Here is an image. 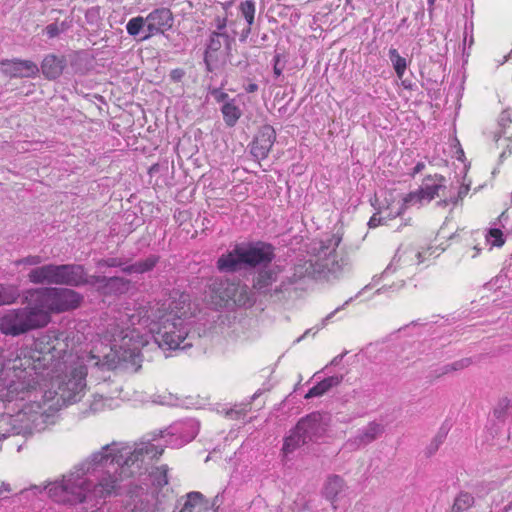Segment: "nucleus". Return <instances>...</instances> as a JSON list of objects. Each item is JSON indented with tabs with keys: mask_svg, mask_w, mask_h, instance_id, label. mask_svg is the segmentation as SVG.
Returning <instances> with one entry per match:
<instances>
[{
	"mask_svg": "<svg viewBox=\"0 0 512 512\" xmlns=\"http://www.w3.org/2000/svg\"><path fill=\"white\" fill-rule=\"evenodd\" d=\"M147 25V22L144 17L137 16L131 18L126 24L127 33L131 36H137L143 27Z\"/></svg>",
	"mask_w": 512,
	"mask_h": 512,
	"instance_id": "obj_32",
	"label": "nucleus"
},
{
	"mask_svg": "<svg viewBox=\"0 0 512 512\" xmlns=\"http://www.w3.org/2000/svg\"><path fill=\"white\" fill-rule=\"evenodd\" d=\"M274 74L279 77L282 74L283 66L280 65V56L276 55L274 57V67H273Z\"/></svg>",
	"mask_w": 512,
	"mask_h": 512,
	"instance_id": "obj_45",
	"label": "nucleus"
},
{
	"mask_svg": "<svg viewBox=\"0 0 512 512\" xmlns=\"http://www.w3.org/2000/svg\"><path fill=\"white\" fill-rule=\"evenodd\" d=\"M199 422L195 419H187L177 422L160 431V437L166 446L179 448L192 441L199 432Z\"/></svg>",
	"mask_w": 512,
	"mask_h": 512,
	"instance_id": "obj_11",
	"label": "nucleus"
},
{
	"mask_svg": "<svg viewBox=\"0 0 512 512\" xmlns=\"http://www.w3.org/2000/svg\"><path fill=\"white\" fill-rule=\"evenodd\" d=\"M445 179L441 175H434L426 177L419 189L415 192H411L402 201H398L392 208H387L390 212L388 216L396 217L403 213L404 208L407 205H422L432 201L436 196L440 195V191L445 190L444 185Z\"/></svg>",
	"mask_w": 512,
	"mask_h": 512,
	"instance_id": "obj_10",
	"label": "nucleus"
},
{
	"mask_svg": "<svg viewBox=\"0 0 512 512\" xmlns=\"http://www.w3.org/2000/svg\"><path fill=\"white\" fill-rule=\"evenodd\" d=\"M2 66L11 77H34L38 74L39 68L36 63L30 60H5Z\"/></svg>",
	"mask_w": 512,
	"mask_h": 512,
	"instance_id": "obj_18",
	"label": "nucleus"
},
{
	"mask_svg": "<svg viewBox=\"0 0 512 512\" xmlns=\"http://www.w3.org/2000/svg\"><path fill=\"white\" fill-rule=\"evenodd\" d=\"M470 190V184H461L458 187L451 186L449 189V195L447 196L444 192L442 193V196H444V199L440 202H438L439 205H448L453 204L456 205L458 201L462 200L469 192Z\"/></svg>",
	"mask_w": 512,
	"mask_h": 512,
	"instance_id": "obj_24",
	"label": "nucleus"
},
{
	"mask_svg": "<svg viewBox=\"0 0 512 512\" xmlns=\"http://www.w3.org/2000/svg\"><path fill=\"white\" fill-rule=\"evenodd\" d=\"M18 296L19 294L15 287L0 284V306L14 303Z\"/></svg>",
	"mask_w": 512,
	"mask_h": 512,
	"instance_id": "obj_30",
	"label": "nucleus"
},
{
	"mask_svg": "<svg viewBox=\"0 0 512 512\" xmlns=\"http://www.w3.org/2000/svg\"><path fill=\"white\" fill-rule=\"evenodd\" d=\"M306 443L308 442L304 439L303 434L295 427L290 435L285 438L282 451L285 455H288Z\"/></svg>",
	"mask_w": 512,
	"mask_h": 512,
	"instance_id": "obj_25",
	"label": "nucleus"
},
{
	"mask_svg": "<svg viewBox=\"0 0 512 512\" xmlns=\"http://www.w3.org/2000/svg\"><path fill=\"white\" fill-rule=\"evenodd\" d=\"M65 62L55 55H47L41 64L43 75L48 79L58 78L64 69Z\"/></svg>",
	"mask_w": 512,
	"mask_h": 512,
	"instance_id": "obj_20",
	"label": "nucleus"
},
{
	"mask_svg": "<svg viewBox=\"0 0 512 512\" xmlns=\"http://www.w3.org/2000/svg\"><path fill=\"white\" fill-rule=\"evenodd\" d=\"M164 445L143 441L138 444L112 442L75 465L60 480L42 487L33 485L16 495L28 496L46 493L54 502L98 507L107 497L116 494L123 477L130 476L132 468H140L145 459L162 455Z\"/></svg>",
	"mask_w": 512,
	"mask_h": 512,
	"instance_id": "obj_2",
	"label": "nucleus"
},
{
	"mask_svg": "<svg viewBox=\"0 0 512 512\" xmlns=\"http://www.w3.org/2000/svg\"><path fill=\"white\" fill-rule=\"evenodd\" d=\"M32 295L39 311L47 314V324L51 321L52 313H61L77 308L82 296L68 288H38L28 291Z\"/></svg>",
	"mask_w": 512,
	"mask_h": 512,
	"instance_id": "obj_8",
	"label": "nucleus"
},
{
	"mask_svg": "<svg viewBox=\"0 0 512 512\" xmlns=\"http://www.w3.org/2000/svg\"><path fill=\"white\" fill-rule=\"evenodd\" d=\"M474 504V497L468 492H461L455 498L452 506V512H462L469 509Z\"/></svg>",
	"mask_w": 512,
	"mask_h": 512,
	"instance_id": "obj_29",
	"label": "nucleus"
},
{
	"mask_svg": "<svg viewBox=\"0 0 512 512\" xmlns=\"http://www.w3.org/2000/svg\"><path fill=\"white\" fill-rule=\"evenodd\" d=\"M99 265H105L108 267H118L121 265V262L117 258H111L107 260H102L99 262Z\"/></svg>",
	"mask_w": 512,
	"mask_h": 512,
	"instance_id": "obj_46",
	"label": "nucleus"
},
{
	"mask_svg": "<svg viewBox=\"0 0 512 512\" xmlns=\"http://www.w3.org/2000/svg\"><path fill=\"white\" fill-rule=\"evenodd\" d=\"M212 96L217 102H226L229 101V96L226 92L222 91L221 89H214L211 92Z\"/></svg>",
	"mask_w": 512,
	"mask_h": 512,
	"instance_id": "obj_43",
	"label": "nucleus"
},
{
	"mask_svg": "<svg viewBox=\"0 0 512 512\" xmlns=\"http://www.w3.org/2000/svg\"><path fill=\"white\" fill-rule=\"evenodd\" d=\"M383 433V426L376 422H370L367 426L358 430L357 434L348 439L345 447L349 450H357L376 440Z\"/></svg>",
	"mask_w": 512,
	"mask_h": 512,
	"instance_id": "obj_15",
	"label": "nucleus"
},
{
	"mask_svg": "<svg viewBox=\"0 0 512 512\" xmlns=\"http://www.w3.org/2000/svg\"><path fill=\"white\" fill-rule=\"evenodd\" d=\"M166 302H147L117 311L108 325L115 333L121 356L112 354L111 365L138 367L141 349L154 342L163 350H186L199 336L193 329L190 295L177 294Z\"/></svg>",
	"mask_w": 512,
	"mask_h": 512,
	"instance_id": "obj_3",
	"label": "nucleus"
},
{
	"mask_svg": "<svg viewBox=\"0 0 512 512\" xmlns=\"http://www.w3.org/2000/svg\"><path fill=\"white\" fill-rule=\"evenodd\" d=\"M353 297L349 298L348 300H346L344 302V304L342 306H339L337 307L334 311H332L331 313H329L323 320H322V327H324L329 321L330 319L336 314L338 313L340 310L344 309L345 306H347L349 303H351L353 301Z\"/></svg>",
	"mask_w": 512,
	"mask_h": 512,
	"instance_id": "obj_41",
	"label": "nucleus"
},
{
	"mask_svg": "<svg viewBox=\"0 0 512 512\" xmlns=\"http://www.w3.org/2000/svg\"><path fill=\"white\" fill-rule=\"evenodd\" d=\"M185 75V72L183 69H180V68H176V69H173L171 72H170V78L172 81L174 82H179L182 80V78L184 77Z\"/></svg>",
	"mask_w": 512,
	"mask_h": 512,
	"instance_id": "obj_44",
	"label": "nucleus"
},
{
	"mask_svg": "<svg viewBox=\"0 0 512 512\" xmlns=\"http://www.w3.org/2000/svg\"><path fill=\"white\" fill-rule=\"evenodd\" d=\"M347 490L348 487L342 477L331 475L324 484L323 495L331 502L332 507L336 509L337 501L346 495Z\"/></svg>",
	"mask_w": 512,
	"mask_h": 512,
	"instance_id": "obj_19",
	"label": "nucleus"
},
{
	"mask_svg": "<svg viewBox=\"0 0 512 512\" xmlns=\"http://www.w3.org/2000/svg\"><path fill=\"white\" fill-rule=\"evenodd\" d=\"M450 374L448 364L436 367L430 372L429 377L432 379H438L440 377H443L445 375Z\"/></svg>",
	"mask_w": 512,
	"mask_h": 512,
	"instance_id": "obj_39",
	"label": "nucleus"
},
{
	"mask_svg": "<svg viewBox=\"0 0 512 512\" xmlns=\"http://www.w3.org/2000/svg\"><path fill=\"white\" fill-rule=\"evenodd\" d=\"M480 251L481 249L478 246H474L467 249L464 255L473 259L479 255Z\"/></svg>",
	"mask_w": 512,
	"mask_h": 512,
	"instance_id": "obj_47",
	"label": "nucleus"
},
{
	"mask_svg": "<svg viewBox=\"0 0 512 512\" xmlns=\"http://www.w3.org/2000/svg\"><path fill=\"white\" fill-rule=\"evenodd\" d=\"M377 282H378V279H377L376 277H374V278L372 279V283H371L370 285H373V286H374V285H376V284H377Z\"/></svg>",
	"mask_w": 512,
	"mask_h": 512,
	"instance_id": "obj_57",
	"label": "nucleus"
},
{
	"mask_svg": "<svg viewBox=\"0 0 512 512\" xmlns=\"http://www.w3.org/2000/svg\"><path fill=\"white\" fill-rule=\"evenodd\" d=\"M466 41H470V43H472V42H473V39H472V38H471V39H470V38H467V35H465V37H464V42H466Z\"/></svg>",
	"mask_w": 512,
	"mask_h": 512,
	"instance_id": "obj_61",
	"label": "nucleus"
},
{
	"mask_svg": "<svg viewBox=\"0 0 512 512\" xmlns=\"http://www.w3.org/2000/svg\"><path fill=\"white\" fill-rule=\"evenodd\" d=\"M343 357H344L343 354L337 355L336 357H334L331 360L330 365H333V366L338 365L342 361Z\"/></svg>",
	"mask_w": 512,
	"mask_h": 512,
	"instance_id": "obj_53",
	"label": "nucleus"
},
{
	"mask_svg": "<svg viewBox=\"0 0 512 512\" xmlns=\"http://www.w3.org/2000/svg\"><path fill=\"white\" fill-rule=\"evenodd\" d=\"M148 34L142 40H146L153 35L163 34L173 25V15L170 9L161 7L151 11L146 17Z\"/></svg>",
	"mask_w": 512,
	"mask_h": 512,
	"instance_id": "obj_14",
	"label": "nucleus"
},
{
	"mask_svg": "<svg viewBox=\"0 0 512 512\" xmlns=\"http://www.w3.org/2000/svg\"><path fill=\"white\" fill-rule=\"evenodd\" d=\"M70 334L48 330L30 345L0 354V399L6 404L4 421L15 434L44 431L65 406L80 401L87 389L89 368L115 369L112 354L121 356L115 333L109 328L89 352L73 353Z\"/></svg>",
	"mask_w": 512,
	"mask_h": 512,
	"instance_id": "obj_1",
	"label": "nucleus"
},
{
	"mask_svg": "<svg viewBox=\"0 0 512 512\" xmlns=\"http://www.w3.org/2000/svg\"><path fill=\"white\" fill-rule=\"evenodd\" d=\"M472 364L471 358H463L452 363H448L450 374L453 372L461 371Z\"/></svg>",
	"mask_w": 512,
	"mask_h": 512,
	"instance_id": "obj_36",
	"label": "nucleus"
},
{
	"mask_svg": "<svg viewBox=\"0 0 512 512\" xmlns=\"http://www.w3.org/2000/svg\"><path fill=\"white\" fill-rule=\"evenodd\" d=\"M250 410V403L234 405V407L225 411V416L229 419H240Z\"/></svg>",
	"mask_w": 512,
	"mask_h": 512,
	"instance_id": "obj_33",
	"label": "nucleus"
},
{
	"mask_svg": "<svg viewBox=\"0 0 512 512\" xmlns=\"http://www.w3.org/2000/svg\"><path fill=\"white\" fill-rule=\"evenodd\" d=\"M245 90L246 92L248 93H253L255 91L258 90V85L255 84V83H249L246 87H245Z\"/></svg>",
	"mask_w": 512,
	"mask_h": 512,
	"instance_id": "obj_51",
	"label": "nucleus"
},
{
	"mask_svg": "<svg viewBox=\"0 0 512 512\" xmlns=\"http://www.w3.org/2000/svg\"><path fill=\"white\" fill-rule=\"evenodd\" d=\"M330 416L326 413L313 412L298 421L296 427L307 442L323 437L328 430Z\"/></svg>",
	"mask_w": 512,
	"mask_h": 512,
	"instance_id": "obj_13",
	"label": "nucleus"
},
{
	"mask_svg": "<svg viewBox=\"0 0 512 512\" xmlns=\"http://www.w3.org/2000/svg\"><path fill=\"white\" fill-rule=\"evenodd\" d=\"M229 36L226 32H212L207 44L206 59L212 54L221 50L223 46L229 45Z\"/></svg>",
	"mask_w": 512,
	"mask_h": 512,
	"instance_id": "obj_23",
	"label": "nucleus"
},
{
	"mask_svg": "<svg viewBox=\"0 0 512 512\" xmlns=\"http://www.w3.org/2000/svg\"><path fill=\"white\" fill-rule=\"evenodd\" d=\"M221 112L223 114L224 122L229 127H233L242 114L239 106L235 103V99L226 101L221 108Z\"/></svg>",
	"mask_w": 512,
	"mask_h": 512,
	"instance_id": "obj_22",
	"label": "nucleus"
},
{
	"mask_svg": "<svg viewBox=\"0 0 512 512\" xmlns=\"http://www.w3.org/2000/svg\"><path fill=\"white\" fill-rule=\"evenodd\" d=\"M343 380L342 376L334 375L328 378L323 379L315 386H313L309 391L305 394V399H311L315 397H320L327 393L330 389L335 386H338Z\"/></svg>",
	"mask_w": 512,
	"mask_h": 512,
	"instance_id": "obj_21",
	"label": "nucleus"
},
{
	"mask_svg": "<svg viewBox=\"0 0 512 512\" xmlns=\"http://www.w3.org/2000/svg\"><path fill=\"white\" fill-rule=\"evenodd\" d=\"M203 510H208V502L202 493L192 491L178 499L173 512H202Z\"/></svg>",
	"mask_w": 512,
	"mask_h": 512,
	"instance_id": "obj_17",
	"label": "nucleus"
},
{
	"mask_svg": "<svg viewBox=\"0 0 512 512\" xmlns=\"http://www.w3.org/2000/svg\"><path fill=\"white\" fill-rule=\"evenodd\" d=\"M369 287H370V285L365 286V287H364L360 292H358V294L355 296V298H357L359 295H361V294H362V292H363L364 290L368 289Z\"/></svg>",
	"mask_w": 512,
	"mask_h": 512,
	"instance_id": "obj_56",
	"label": "nucleus"
},
{
	"mask_svg": "<svg viewBox=\"0 0 512 512\" xmlns=\"http://www.w3.org/2000/svg\"><path fill=\"white\" fill-rule=\"evenodd\" d=\"M508 216L505 213H502L499 217V222H503L504 220H507Z\"/></svg>",
	"mask_w": 512,
	"mask_h": 512,
	"instance_id": "obj_55",
	"label": "nucleus"
},
{
	"mask_svg": "<svg viewBox=\"0 0 512 512\" xmlns=\"http://www.w3.org/2000/svg\"><path fill=\"white\" fill-rule=\"evenodd\" d=\"M389 58L392 62L397 77L401 79L407 68L406 59L403 58L395 48H391L389 50Z\"/></svg>",
	"mask_w": 512,
	"mask_h": 512,
	"instance_id": "obj_28",
	"label": "nucleus"
},
{
	"mask_svg": "<svg viewBox=\"0 0 512 512\" xmlns=\"http://www.w3.org/2000/svg\"><path fill=\"white\" fill-rule=\"evenodd\" d=\"M275 258L273 245L257 241L237 244L231 251L220 256L217 260V268L221 272H235L243 267H266Z\"/></svg>",
	"mask_w": 512,
	"mask_h": 512,
	"instance_id": "obj_6",
	"label": "nucleus"
},
{
	"mask_svg": "<svg viewBox=\"0 0 512 512\" xmlns=\"http://www.w3.org/2000/svg\"><path fill=\"white\" fill-rule=\"evenodd\" d=\"M161 468L163 469V475H162L161 479L158 480V484L166 485V484H168V479H167V475H166L167 469H166V466H163Z\"/></svg>",
	"mask_w": 512,
	"mask_h": 512,
	"instance_id": "obj_50",
	"label": "nucleus"
},
{
	"mask_svg": "<svg viewBox=\"0 0 512 512\" xmlns=\"http://www.w3.org/2000/svg\"><path fill=\"white\" fill-rule=\"evenodd\" d=\"M472 364L471 358H463L452 363H448L450 374L453 372L461 371Z\"/></svg>",
	"mask_w": 512,
	"mask_h": 512,
	"instance_id": "obj_37",
	"label": "nucleus"
},
{
	"mask_svg": "<svg viewBox=\"0 0 512 512\" xmlns=\"http://www.w3.org/2000/svg\"><path fill=\"white\" fill-rule=\"evenodd\" d=\"M27 305L22 308L8 310L0 317V331L5 335L19 336L30 330L47 325V314L39 311L32 295L26 297Z\"/></svg>",
	"mask_w": 512,
	"mask_h": 512,
	"instance_id": "obj_7",
	"label": "nucleus"
},
{
	"mask_svg": "<svg viewBox=\"0 0 512 512\" xmlns=\"http://www.w3.org/2000/svg\"><path fill=\"white\" fill-rule=\"evenodd\" d=\"M466 41H470V43H472V42H473V39H472V38H471V39H470V38H467V35H465V37H464V42H466Z\"/></svg>",
	"mask_w": 512,
	"mask_h": 512,
	"instance_id": "obj_60",
	"label": "nucleus"
},
{
	"mask_svg": "<svg viewBox=\"0 0 512 512\" xmlns=\"http://www.w3.org/2000/svg\"><path fill=\"white\" fill-rule=\"evenodd\" d=\"M68 26L66 22H62L61 24L58 23H51L46 26L45 32L49 38H54L60 35V33L67 30Z\"/></svg>",
	"mask_w": 512,
	"mask_h": 512,
	"instance_id": "obj_34",
	"label": "nucleus"
},
{
	"mask_svg": "<svg viewBox=\"0 0 512 512\" xmlns=\"http://www.w3.org/2000/svg\"><path fill=\"white\" fill-rule=\"evenodd\" d=\"M430 250L431 248L419 251L412 246H400L380 278L393 274L399 269L420 265L425 262L428 256L432 255Z\"/></svg>",
	"mask_w": 512,
	"mask_h": 512,
	"instance_id": "obj_12",
	"label": "nucleus"
},
{
	"mask_svg": "<svg viewBox=\"0 0 512 512\" xmlns=\"http://www.w3.org/2000/svg\"><path fill=\"white\" fill-rule=\"evenodd\" d=\"M275 141V131L272 127H264L251 146V153L257 159H265Z\"/></svg>",
	"mask_w": 512,
	"mask_h": 512,
	"instance_id": "obj_16",
	"label": "nucleus"
},
{
	"mask_svg": "<svg viewBox=\"0 0 512 512\" xmlns=\"http://www.w3.org/2000/svg\"><path fill=\"white\" fill-rule=\"evenodd\" d=\"M108 401H111V403H112L113 398L111 397V399H107V398H104L102 395H94L93 401L90 404L91 411L99 412V411L104 410L105 407L107 406Z\"/></svg>",
	"mask_w": 512,
	"mask_h": 512,
	"instance_id": "obj_35",
	"label": "nucleus"
},
{
	"mask_svg": "<svg viewBox=\"0 0 512 512\" xmlns=\"http://www.w3.org/2000/svg\"><path fill=\"white\" fill-rule=\"evenodd\" d=\"M251 27L252 26H248L247 25V27L245 29H243L242 34H241V38H240L241 41H245V39L251 33Z\"/></svg>",
	"mask_w": 512,
	"mask_h": 512,
	"instance_id": "obj_52",
	"label": "nucleus"
},
{
	"mask_svg": "<svg viewBox=\"0 0 512 512\" xmlns=\"http://www.w3.org/2000/svg\"><path fill=\"white\" fill-rule=\"evenodd\" d=\"M208 289L210 301L217 308L230 305L246 306L253 303L252 292L246 284L240 281L215 278L211 281Z\"/></svg>",
	"mask_w": 512,
	"mask_h": 512,
	"instance_id": "obj_9",
	"label": "nucleus"
},
{
	"mask_svg": "<svg viewBox=\"0 0 512 512\" xmlns=\"http://www.w3.org/2000/svg\"><path fill=\"white\" fill-rule=\"evenodd\" d=\"M381 221H382V218L381 217H377V215H373L369 222H368V225L370 228H375L377 226H379L381 224Z\"/></svg>",
	"mask_w": 512,
	"mask_h": 512,
	"instance_id": "obj_48",
	"label": "nucleus"
},
{
	"mask_svg": "<svg viewBox=\"0 0 512 512\" xmlns=\"http://www.w3.org/2000/svg\"><path fill=\"white\" fill-rule=\"evenodd\" d=\"M239 13L245 19L248 26H252L255 22L256 3L254 0L241 1L238 6Z\"/></svg>",
	"mask_w": 512,
	"mask_h": 512,
	"instance_id": "obj_27",
	"label": "nucleus"
},
{
	"mask_svg": "<svg viewBox=\"0 0 512 512\" xmlns=\"http://www.w3.org/2000/svg\"><path fill=\"white\" fill-rule=\"evenodd\" d=\"M214 26L216 28L214 32H225L227 27V17H216L214 19Z\"/></svg>",
	"mask_w": 512,
	"mask_h": 512,
	"instance_id": "obj_42",
	"label": "nucleus"
},
{
	"mask_svg": "<svg viewBox=\"0 0 512 512\" xmlns=\"http://www.w3.org/2000/svg\"><path fill=\"white\" fill-rule=\"evenodd\" d=\"M308 333H309V330H306V332L304 333V335H303L301 338H299L297 341H300V340H301L303 337H305Z\"/></svg>",
	"mask_w": 512,
	"mask_h": 512,
	"instance_id": "obj_63",
	"label": "nucleus"
},
{
	"mask_svg": "<svg viewBox=\"0 0 512 512\" xmlns=\"http://www.w3.org/2000/svg\"><path fill=\"white\" fill-rule=\"evenodd\" d=\"M341 240V236L333 234L314 243L308 257L299 259L291 268L290 274L283 277L278 284L280 266L269 265L258 268L253 276V289L259 294L281 299L305 278L325 281L339 279L350 270L351 266L347 257L338 258L336 253Z\"/></svg>",
	"mask_w": 512,
	"mask_h": 512,
	"instance_id": "obj_4",
	"label": "nucleus"
},
{
	"mask_svg": "<svg viewBox=\"0 0 512 512\" xmlns=\"http://www.w3.org/2000/svg\"><path fill=\"white\" fill-rule=\"evenodd\" d=\"M510 508H512V503H510L509 505H507V506L504 508V511H508Z\"/></svg>",
	"mask_w": 512,
	"mask_h": 512,
	"instance_id": "obj_62",
	"label": "nucleus"
},
{
	"mask_svg": "<svg viewBox=\"0 0 512 512\" xmlns=\"http://www.w3.org/2000/svg\"><path fill=\"white\" fill-rule=\"evenodd\" d=\"M159 258L155 255H150L146 259L139 260L123 269L126 273H138L142 274L152 270L157 264Z\"/></svg>",
	"mask_w": 512,
	"mask_h": 512,
	"instance_id": "obj_26",
	"label": "nucleus"
},
{
	"mask_svg": "<svg viewBox=\"0 0 512 512\" xmlns=\"http://www.w3.org/2000/svg\"><path fill=\"white\" fill-rule=\"evenodd\" d=\"M422 166H423L422 164H417V166L415 167L416 172L420 171Z\"/></svg>",
	"mask_w": 512,
	"mask_h": 512,
	"instance_id": "obj_58",
	"label": "nucleus"
},
{
	"mask_svg": "<svg viewBox=\"0 0 512 512\" xmlns=\"http://www.w3.org/2000/svg\"><path fill=\"white\" fill-rule=\"evenodd\" d=\"M233 5V1H226L221 3L222 8L227 11Z\"/></svg>",
	"mask_w": 512,
	"mask_h": 512,
	"instance_id": "obj_54",
	"label": "nucleus"
},
{
	"mask_svg": "<svg viewBox=\"0 0 512 512\" xmlns=\"http://www.w3.org/2000/svg\"><path fill=\"white\" fill-rule=\"evenodd\" d=\"M486 242L491 246L501 247L505 243L503 232L500 228H491L485 235Z\"/></svg>",
	"mask_w": 512,
	"mask_h": 512,
	"instance_id": "obj_31",
	"label": "nucleus"
},
{
	"mask_svg": "<svg viewBox=\"0 0 512 512\" xmlns=\"http://www.w3.org/2000/svg\"><path fill=\"white\" fill-rule=\"evenodd\" d=\"M435 0H428V4L432 6L434 4Z\"/></svg>",
	"mask_w": 512,
	"mask_h": 512,
	"instance_id": "obj_64",
	"label": "nucleus"
},
{
	"mask_svg": "<svg viewBox=\"0 0 512 512\" xmlns=\"http://www.w3.org/2000/svg\"><path fill=\"white\" fill-rule=\"evenodd\" d=\"M28 279L34 284L47 283L71 287L97 286L104 293L107 292V288H110L111 292H116L125 285L123 279L119 277L88 276L84 267L79 264H47L36 267L29 272Z\"/></svg>",
	"mask_w": 512,
	"mask_h": 512,
	"instance_id": "obj_5",
	"label": "nucleus"
},
{
	"mask_svg": "<svg viewBox=\"0 0 512 512\" xmlns=\"http://www.w3.org/2000/svg\"><path fill=\"white\" fill-rule=\"evenodd\" d=\"M13 489L9 483L2 482L0 485V501L9 498L12 494Z\"/></svg>",
	"mask_w": 512,
	"mask_h": 512,
	"instance_id": "obj_40",
	"label": "nucleus"
},
{
	"mask_svg": "<svg viewBox=\"0 0 512 512\" xmlns=\"http://www.w3.org/2000/svg\"><path fill=\"white\" fill-rule=\"evenodd\" d=\"M403 285H404V281H400V283H398V284H393L392 286H389V287H382V288H379V289L376 291V293H377V294L384 293V292H386L388 289H391V288L399 289V288H401Z\"/></svg>",
	"mask_w": 512,
	"mask_h": 512,
	"instance_id": "obj_49",
	"label": "nucleus"
},
{
	"mask_svg": "<svg viewBox=\"0 0 512 512\" xmlns=\"http://www.w3.org/2000/svg\"><path fill=\"white\" fill-rule=\"evenodd\" d=\"M466 41H470V43H472V42H473V39H472V38H471V39H470V38H467V35H465V37H464V42H466Z\"/></svg>",
	"mask_w": 512,
	"mask_h": 512,
	"instance_id": "obj_59",
	"label": "nucleus"
},
{
	"mask_svg": "<svg viewBox=\"0 0 512 512\" xmlns=\"http://www.w3.org/2000/svg\"><path fill=\"white\" fill-rule=\"evenodd\" d=\"M42 261H43V259L41 256L30 255V256H27V257L17 260L15 262V265H17V266H20V265L37 266V265L41 264Z\"/></svg>",
	"mask_w": 512,
	"mask_h": 512,
	"instance_id": "obj_38",
	"label": "nucleus"
}]
</instances>
